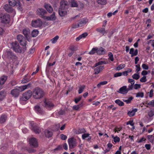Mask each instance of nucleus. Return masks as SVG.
Listing matches in <instances>:
<instances>
[{"mask_svg":"<svg viewBox=\"0 0 154 154\" xmlns=\"http://www.w3.org/2000/svg\"><path fill=\"white\" fill-rule=\"evenodd\" d=\"M44 95L45 93L43 90L38 88H35L32 93V97L35 99H40L42 98Z\"/></svg>","mask_w":154,"mask_h":154,"instance_id":"nucleus-1","label":"nucleus"},{"mask_svg":"<svg viewBox=\"0 0 154 154\" xmlns=\"http://www.w3.org/2000/svg\"><path fill=\"white\" fill-rule=\"evenodd\" d=\"M11 48H12L16 52L19 53L23 52V53L26 50V46H23L22 49H21L20 48L19 44L16 41L11 43Z\"/></svg>","mask_w":154,"mask_h":154,"instance_id":"nucleus-2","label":"nucleus"},{"mask_svg":"<svg viewBox=\"0 0 154 154\" xmlns=\"http://www.w3.org/2000/svg\"><path fill=\"white\" fill-rule=\"evenodd\" d=\"M106 53L105 50L102 47L99 48L97 47L94 48L89 52V54H94L95 53L99 55L104 54Z\"/></svg>","mask_w":154,"mask_h":154,"instance_id":"nucleus-3","label":"nucleus"},{"mask_svg":"<svg viewBox=\"0 0 154 154\" xmlns=\"http://www.w3.org/2000/svg\"><path fill=\"white\" fill-rule=\"evenodd\" d=\"M9 5L12 6H14L16 5L18 7V9L20 10H22V8L21 7V4L18 0H9Z\"/></svg>","mask_w":154,"mask_h":154,"instance_id":"nucleus-4","label":"nucleus"},{"mask_svg":"<svg viewBox=\"0 0 154 154\" xmlns=\"http://www.w3.org/2000/svg\"><path fill=\"white\" fill-rule=\"evenodd\" d=\"M69 146L71 149L75 147L77 145V140L74 138H69L68 140Z\"/></svg>","mask_w":154,"mask_h":154,"instance_id":"nucleus-5","label":"nucleus"},{"mask_svg":"<svg viewBox=\"0 0 154 154\" xmlns=\"http://www.w3.org/2000/svg\"><path fill=\"white\" fill-rule=\"evenodd\" d=\"M70 3L72 7H78L81 8L83 7L84 5L82 3L79 2V3H78L74 0H71Z\"/></svg>","mask_w":154,"mask_h":154,"instance_id":"nucleus-6","label":"nucleus"},{"mask_svg":"<svg viewBox=\"0 0 154 154\" xmlns=\"http://www.w3.org/2000/svg\"><path fill=\"white\" fill-rule=\"evenodd\" d=\"M32 95L31 91L29 90L24 93L21 100L23 101H26L29 99Z\"/></svg>","mask_w":154,"mask_h":154,"instance_id":"nucleus-7","label":"nucleus"},{"mask_svg":"<svg viewBox=\"0 0 154 154\" xmlns=\"http://www.w3.org/2000/svg\"><path fill=\"white\" fill-rule=\"evenodd\" d=\"M0 17L1 19L2 22L8 23L10 21L9 16L8 14H5L3 15H1Z\"/></svg>","mask_w":154,"mask_h":154,"instance_id":"nucleus-8","label":"nucleus"},{"mask_svg":"<svg viewBox=\"0 0 154 154\" xmlns=\"http://www.w3.org/2000/svg\"><path fill=\"white\" fill-rule=\"evenodd\" d=\"M88 22V20L87 19H83L80 20L77 24L75 25L74 28H77L82 26L85 25Z\"/></svg>","mask_w":154,"mask_h":154,"instance_id":"nucleus-9","label":"nucleus"},{"mask_svg":"<svg viewBox=\"0 0 154 154\" xmlns=\"http://www.w3.org/2000/svg\"><path fill=\"white\" fill-rule=\"evenodd\" d=\"M32 26L35 27H37L41 26L42 25V22L40 19L32 21Z\"/></svg>","mask_w":154,"mask_h":154,"instance_id":"nucleus-10","label":"nucleus"},{"mask_svg":"<svg viewBox=\"0 0 154 154\" xmlns=\"http://www.w3.org/2000/svg\"><path fill=\"white\" fill-rule=\"evenodd\" d=\"M69 7V4L68 2L64 0H62L60 3V8L67 9H68Z\"/></svg>","mask_w":154,"mask_h":154,"instance_id":"nucleus-11","label":"nucleus"},{"mask_svg":"<svg viewBox=\"0 0 154 154\" xmlns=\"http://www.w3.org/2000/svg\"><path fill=\"white\" fill-rule=\"evenodd\" d=\"M44 18L45 20L47 21H54L56 20V17L54 13L50 16H45Z\"/></svg>","mask_w":154,"mask_h":154,"instance_id":"nucleus-12","label":"nucleus"},{"mask_svg":"<svg viewBox=\"0 0 154 154\" xmlns=\"http://www.w3.org/2000/svg\"><path fill=\"white\" fill-rule=\"evenodd\" d=\"M68 11V9L59 8V13L61 17H63L66 15Z\"/></svg>","mask_w":154,"mask_h":154,"instance_id":"nucleus-13","label":"nucleus"},{"mask_svg":"<svg viewBox=\"0 0 154 154\" xmlns=\"http://www.w3.org/2000/svg\"><path fill=\"white\" fill-rule=\"evenodd\" d=\"M128 91L127 86H124L121 87L118 92L120 93L124 94L127 93Z\"/></svg>","mask_w":154,"mask_h":154,"instance_id":"nucleus-14","label":"nucleus"},{"mask_svg":"<svg viewBox=\"0 0 154 154\" xmlns=\"http://www.w3.org/2000/svg\"><path fill=\"white\" fill-rule=\"evenodd\" d=\"M4 55L5 57L8 59L12 58L14 57L12 53L10 51H8L5 52Z\"/></svg>","mask_w":154,"mask_h":154,"instance_id":"nucleus-15","label":"nucleus"},{"mask_svg":"<svg viewBox=\"0 0 154 154\" xmlns=\"http://www.w3.org/2000/svg\"><path fill=\"white\" fill-rule=\"evenodd\" d=\"M29 143L31 145L34 147H36L38 144L36 139L35 138H31L29 140Z\"/></svg>","mask_w":154,"mask_h":154,"instance_id":"nucleus-16","label":"nucleus"},{"mask_svg":"<svg viewBox=\"0 0 154 154\" xmlns=\"http://www.w3.org/2000/svg\"><path fill=\"white\" fill-rule=\"evenodd\" d=\"M7 79V76H2L0 78V90L2 88V85L5 83Z\"/></svg>","mask_w":154,"mask_h":154,"instance_id":"nucleus-17","label":"nucleus"},{"mask_svg":"<svg viewBox=\"0 0 154 154\" xmlns=\"http://www.w3.org/2000/svg\"><path fill=\"white\" fill-rule=\"evenodd\" d=\"M94 69V74H99L101 71H102L104 69V66H97Z\"/></svg>","mask_w":154,"mask_h":154,"instance_id":"nucleus-18","label":"nucleus"},{"mask_svg":"<svg viewBox=\"0 0 154 154\" xmlns=\"http://www.w3.org/2000/svg\"><path fill=\"white\" fill-rule=\"evenodd\" d=\"M31 129L34 131L36 133H38L40 132V130L34 124V123H32L31 124Z\"/></svg>","mask_w":154,"mask_h":154,"instance_id":"nucleus-19","label":"nucleus"},{"mask_svg":"<svg viewBox=\"0 0 154 154\" xmlns=\"http://www.w3.org/2000/svg\"><path fill=\"white\" fill-rule=\"evenodd\" d=\"M31 85V83H29L27 85L20 86L18 90L19 91L21 92L25 90L30 87Z\"/></svg>","mask_w":154,"mask_h":154,"instance_id":"nucleus-20","label":"nucleus"},{"mask_svg":"<svg viewBox=\"0 0 154 154\" xmlns=\"http://www.w3.org/2000/svg\"><path fill=\"white\" fill-rule=\"evenodd\" d=\"M19 91L18 89H14L11 90V94L14 97H17L19 95Z\"/></svg>","mask_w":154,"mask_h":154,"instance_id":"nucleus-21","label":"nucleus"},{"mask_svg":"<svg viewBox=\"0 0 154 154\" xmlns=\"http://www.w3.org/2000/svg\"><path fill=\"white\" fill-rule=\"evenodd\" d=\"M44 103L45 106L47 108H51L54 106L52 103L47 100H45Z\"/></svg>","mask_w":154,"mask_h":154,"instance_id":"nucleus-22","label":"nucleus"},{"mask_svg":"<svg viewBox=\"0 0 154 154\" xmlns=\"http://www.w3.org/2000/svg\"><path fill=\"white\" fill-rule=\"evenodd\" d=\"M36 12L38 15L42 16L46 12V11L43 8H39L37 10Z\"/></svg>","mask_w":154,"mask_h":154,"instance_id":"nucleus-23","label":"nucleus"},{"mask_svg":"<svg viewBox=\"0 0 154 154\" xmlns=\"http://www.w3.org/2000/svg\"><path fill=\"white\" fill-rule=\"evenodd\" d=\"M4 8L7 11L9 12L13 11V9L10 5H6L4 6Z\"/></svg>","mask_w":154,"mask_h":154,"instance_id":"nucleus-24","label":"nucleus"},{"mask_svg":"<svg viewBox=\"0 0 154 154\" xmlns=\"http://www.w3.org/2000/svg\"><path fill=\"white\" fill-rule=\"evenodd\" d=\"M44 7L48 11L49 13H51L53 11L52 8L50 4H45L44 5Z\"/></svg>","mask_w":154,"mask_h":154,"instance_id":"nucleus-25","label":"nucleus"},{"mask_svg":"<svg viewBox=\"0 0 154 154\" xmlns=\"http://www.w3.org/2000/svg\"><path fill=\"white\" fill-rule=\"evenodd\" d=\"M129 53L131 54V57L136 56L137 54L138 51L137 49L134 51V48H131L130 50Z\"/></svg>","mask_w":154,"mask_h":154,"instance_id":"nucleus-26","label":"nucleus"},{"mask_svg":"<svg viewBox=\"0 0 154 154\" xmlns=\"http://www.w3.org/2000/svg\"><path fill=\"white\" fill-rule=\"evenodd\" d=\"M23 32L25 37L27 38L30 33L29 29H24L23 30Z\"/></svg>","mask_w":154,"mask_h":154,"instance_id":"nucleus-27","label":"nucleus"},{"mask_svg":"<svg viewBox=\"0 0 154 154\" xmlns=\"http://www.w3.org/2000/svg\"><path fill=\"white\" fill-rule=\"evenodd\" d=\"M35 109L37 113L42 114L43 113V111L38 105H36L35 106Z\"/></svg>","mask_w":154,"mask_h":154,"instance_id":"nucleus-28","label":"nucleus"},{"mask_svg":"<svg viewBox=\"0 0 154 154\" xmlns=\"http://www.w3.org/2000/svg\"><path fill=\"white\" fill-rule=\"evenodd\" d=\"M45 132L46 136L48 138L51 137L52 135V132L51 130H46Z\"/></svg>","mask_w":154,"mask_h":154,"instance_id":"nucleus-29","label":"nucleus"},{"mask_svg":"<svg viewBox=\"0 0 154 154\" xmlns=\"http://www.w3.org/2000/svg\"><path fill=\"white\" fill-rule=\"evenodd\" d=\"M88 35V34L87 33V32H85L80 35H79V37H77L76 38V40L77 41H79V40H80L82 38H85Z\"/></svg>","mask_w":154,"mask_h":154,"instance_id":"nucleus-30","label":"nucleus"},{"mask_svg":"<svg viewBox=\"0 0 154 154\" xmlns=\"http://www.w3.org/2000/svg\"><path fill=\"white\" fill-rule=\"evenodd\" d=\"M137 109H134L131 111H129L128 112V114L130 117L133 116L134 115L135 112H137Z\"/></svg>","mask_w":154,"mask_h":154,"instance_id":"nucleus-31","label":"nucleus"},{"mask_svg":"<svg viewBox=\"0 0 154 154\" xmlns=\"http://www.w3.org/2000/svg\"><path fill=\"white\" fill-rule=\"evenodd\" d=\"M107 82H108L107 81H104L101 82L97 85V86L98 88H99L102 85H106L107 83Z\"/></svg>","mask_w":154,"mask_h":154,"instance_id":"nucleus-32","label":"nucleus"},{"mask_svg":"<svg viewBox=\"0 0 154 154\" xmlns=\"http://www.w3.org/2000/svg\"><path fill=\"white\" fill-rule=\"evenodd\" d=\"M106 63L104 61H100L95 64L94 67H97L98 66L101 65L103 64H106Z\"/></svg>","mask_w":154,"mask_h":154,"instance_id":"nucleus-33","label":"nucleus"},{"mask_svg":"<svg viewBox=\"0 0 154 154\" xmlns=\"http://www.w3.org/2000/svg\"><path fill=\"white\" fill-rule=\"evenodd\" d=\"M6 95L5 92L3 91L0 92V101L2 100Z\"/></svg>","mask_w":154,"mask_h":154,"instance_id":"nucleus-34","label":"nucleus"},{"mask_svg":"<svg viewBox=\"0 0 154 154\" xmlns=\"http://www.w3.org/2000/svg\"><path fill=\"white\" fill-rule=\"evenodd\" d=\"M115 103L120 106H123L124 105V103L119 99L116 100L115 101Z\"/></svg>","mask_w":154,"mask_h":154,"instance_id":"nucleus-35","label":"nucleus"},{"mask_svg":"<svg viewBox=\"0 0 154 154\" xmlns=\"http://www.w3.org/2000/svg\"><path fill=\"white\" fill-rule=\"evenodd\" d=\"M6 119V116L5 115H2L0 118V122L3 123L5 121Z\"/></svg>","mask_w":154,"mask_h":154,"instance_id":"nucleus-36","label":"nucleus"},{"mask_svg":"<svg viewBox=\"0 0 154 154\" xmlns=\"http://www.w3.org/2000/svg\"><path fill=\"white\" fill-rule=\"evenodd\" d=\"M98 32L103 34V35L105 32V29L104 28H97L96 29Z\"/></svg>","mask_w":154,"mask_h":154,"instance_id":"nucleus-37","label":"nucleus"},{"mask_svg":"<svg viewBox=\"0 0 154 154\" xmlns=\"http://www.w3.org/2000/svg\"><path fill=\"white\" fill-rule=\"evenodd\" d=\"M147 138L151 143L154 142V136L152 135H148Z\"/></svg>","mask_w":154,"mask_h":154,"instance_id":"nucleus-38","label":"nucleus"},{"mask_svg":"<svg viewBox=\"0 0 154 154\" xmlns=\"http://www.w3.org/2000/svg\"><path fill=\"white\" fill-rule=\"evenodd\" d=\"M97 2L99 4L104 5L106 3V0H97Z\"/></svg>","mask_w":154,"mask_h":154,"instance_id":"nucleus-39","label":"nucleus"},{"mask_svg":"<svg viewBox=\"0 0 154 154\" xmlns=\"http://www.w3.org/2000/svg\"><path fill=\"white\" fill-rule=\"evenodd\" d=\"M38 33V31L37 30H34L32 32V35L33 37L36 36Z\"/></svg>","mask_w":154,"mask_h":154,"instance_id":"nucleus-40","label":"nucleus"},{"mask_svg":"<svg viewBox=\"0 0 154 154\" xmlns=\"http://www.w3.org/2000/svg\"><path fill=\"white\" fill-rule=\"evenodd\" d=\"M133 99L132 97H131L127 99H123V100L124 102H126L127 103H131V101Z\"/></svg>","mask_w":154,"mask_h":154,"instance_id":"nucleus-41","label":"nucleus"},{"mask_svg":"<svg viewBox=\"0 0 154 154\" xmlns=\"http://www.w3.org/2000/svg\"><path fill=\"white\" fill-rule=\"evenodd\" d=\"M144 93L143 92H139L136 94V97H141L142 98L144 97Z\"/></svg>","mask_w":154,"mask_h":154,"instance_id":"nucleus-42","label":"nucleus"},{"mask_svg":"<svg viewBox=\"0 0 154 154\" xmlns=\"http://www.w3.org/2000/svg\"><path fill=\"white\" fill-rule=\"evenodd\" d=\"M139 73L137 72V73H135L132 76V77L133 79L135 80L138 79L140 78V75H139Z\"/></svg>","mask_w":154,"mask_h":154,"instance_id":"nucleus-43","label":"nucleus"},{"mask_svg":"<svg viewBox=\"0 0 154 154\" xmlns=\"http://www.w3.org/2000/svg\"><path fill=\"white\" fill-rule=\"evenodd\" d=\"M17 38L20 42H21V41L23 40L24 39L23 36L21 35H18L17 37Z\"/></svg>","mask_w":154,"mask_h":154,"instance_id":"nucleus-44","label":"nucleus"},{"mask_svg":"<svg viewBox=\"0 0 154 154\" xmlns=\"http://www.w3.org/2000/svg\"><path fill=\"white\" fill-rule=\"evenodd\" d=\"M59 36L58 35H56L54 38L51 39V42L53 44H54L56 42L57 40L59 38Z\"/></svg>","mask_w":154,"mask_h":154,"instance_id":"nucleus-45","label":"nucleus"},{"mask_svg":"<svg viewBox=\"0 0 154 154\" xmlns=\"http://www.w3.org/2000/svg\"><path fill=\"white\" fill-rule=\"evenodd\" d=\"M90 134L88 133H84L82 135V138L83 139H85L86 138L89 137Z\"/></svg>","mask_w":154,"mask_h":154,"instance_id":"nucleus-46","label":"nucleus"},{"mask_svg":"<svg viewBox=\"0 0 154 154\" xmlns=\"http://www.w3.org/2000/svg\"><path fill=\"white\" fill-rule=\"evenodd\" d=\"M112 138H113L114 141L115 143L119 142L120 140V139L119 137L118 136L113 137L112 136Z\"/></svg>","mask_w":154,"mask_h":154,"instance_id":"nucleus-47","label":"nucleus"},{"mask_svg":"<svg viewBox=\"0 0 154 154\" xmlns=\"http://www.w3.org/2000/svg\"><path fill=\"white\" fill-rule=\"evenodd\" d=\"M142 68L145 70H148L149 68V66L148 65L145 63H143L142 65Z\"/></svg>","mask_w":154,"mask_h":154,"instance_id":"nucleus-48","label":"nucleus"},{"mask_svg":"<svg viewBox=\"0 0 154 154\" xmlns=\"http://www.w3.org/2000/svg\"><path fill=\"white\" fill-rule=\"evenodd\" d=\"M85 86L84 85H82L79 89V94H81L82 93V92H83V90L85 89Z\"/></svg>","mask_w":154,"mask_h":154,"instance_id":"nucleus-49","label":"nucleus"},{"mask_svg":"<svg viewBox=\"0 0 154 154\" xmlns=\"http://www.w3.org/2000/svg\"><path fill=\"white\" fill-rule=\"evenodd\" d=\"M125 66V65L124 64H122L120 65L116 68L117 70H119L123 68Z\"/></svg>","mask_w":154,"mask_h":154,"instance_id":"nucleus-50","label":"nucleus"},{"mask_svg":"<svg viewBox=\"0 0 154 154\" xmlns=\"http://www.w3.org/2000/svg\"><path fill=\"white\" fill-rule=\"evenodd\" d=\"M109 58L111 61H113L114 60V58L113 55L111 52H109L108 54Z\"/></svg>","mask_w":154,"mask_h":154,"instance_id":"nucleus-51","label":"nucleus"},{"mask_svg":"<svg viewBox=\"0 0 154 154\" xmlns=\"http://www.w3.org/2000/svg\"><path fill=\"white\" fill-rule=\"evenodd\" d=\"M81 104H80L79 105H76L74 106H73L72 108L74 110H77L79 109V108L81 107Z\"/></svg>","mask_w":154,"mask_h":154,"instance_id":"nucleus-52","label":"nucleus"},{"mask_svg":"<svg viewBox=\"0 0 154 154\" xmlns=\"http://www.w3.org/2000/svg\"><path fill=\"white\" fill-rule=\"evenodd\" d=\"M134 88V84H130L128 86V87L127 88V89L128 91L132 90L133 88Z\"/></svg>","mask_w":154,"mask_h":154,"instance_id":"nucleus-53","label":"nucleus"},{"mask_svg":"<svg viewBox=\"0 0 154 154\" xmlns=\"http://www.w3.org/2000/svg\"><path fill=\"white\" fill-rule=\"evenodd\" d=\"M153 91L154 90L153 89H151L149 92L148 93L149 94V97L152 98L153 97Z\"/></svg>","mask_w":154,"mask_h":154,"instance_id":"nucleus-54","label":"nucleus"},{"mask_svg":"<svg viewBox=\"0 0 154 154\" xmlns=\"http://www.w3.org/2000/svg\"><path fill=\"white\" fill-rule=\"evenodd\" d=\"M146 80V77L145 76H143L140 79V81L142 82H145Z\"/></svg>","mask_w":154,"mask_h":154,"instance_id":"nucleus-55","label":"nucleus"},{"mask_svg":"<svg viewBox=\"0 0 154 154\" xmlns=\"http://www.w3.org/2000/svg\"><path fill=\"white\" fill-rule=\"evenodd\" d=\"M136 69V71L138 72L139 71H140V65L138 64L135 66Z\"/></svg>","mask_w":154,"mask_h":154,"instance_id":"nucleus-56","label":"nucleus"},{"mask_svg":"<svg viewBox=\"0 0 154 154\" xmlns=\"http://www.w3.org/2000/svg\"><path fill=\"white\" fill-rule=\"evenodd\" d=\"M140 88V85L137 84H136L134 85V88L135 89H137Z\"/></svg>","mask_w":154,"mask_h":154,"instance_id":"nucleus-57","label":"nucleus"},{"mask_svg":"<svg viewBox=\"0 0 154 154\" xmlns=\"http://www.w3.org/2000/svg\"><path fill=\"white\" fill-rule=\"evenodd\" d=\"M29 79L25 77L22 80V82L23 83H25L28 82Z\"/></svg>","mask_w":154,"mask_h":154,"instance_id":"nucleus-58","label":"nucleus"},{"mask_svg":"<svg viewBox=\"0 0 154 154\" xmlns=\"http://www.w3.org/2000/svg\"><path fill=\"white\" fill-rule=\"evenodd\" d=\"M128 83H130L132 84H134L135 83L134 80L131 79H129L128 80Z\"/></svg>","mask_w":154,"mask_h":154,"instance_id":"nucleus-59","label":"nucleus"},{"mask_svg":"<svg viewBox=\"0 0 154 154\" xmlns=\"http://www.w3.org/2000/svg\"><path fill=\"white\" fill-rule=\"evenodd\" d=\"M147 104L152 106H154V100H152L147 103Z\"/></svg>","mask_w":154,"mask_h":154,"instance_id":"nucleus-60","label":"nucleus"},{"mask_svg":"<svg viewBox=\"0 0 154 154\" xmlns=\"http://www.w3.org/2000/svg\"><path fill=\"white\" fill-rule=\"evenodd\" d=\"M154 115V112L151 110L148 112V115L150 117Z\"/></svg>","mask_w":154,"mask_h":154,"instance_id":"nucleus-61","label":"nucleus"},{"mask_svg":"<svg viewBox=\"0 0 154 154\" xmlns=\"http://www.w3.org/2000/svg\"><path fill=\"white\" fill-rule=\"evenodd\" d=\"M82 98V97L80 96L78 98H76L75 99V103H77L80 100H81Z\"/></svg>","mask_w":154,"mask_h":154,"instance_id":"nucleus-62","label":"nucleus"},{"mask_svg":"<svg viewBox=\"0 0 154 154\" xmlns=\"http://www.w3.org/2000/svg\"><path fill=\"white\" fill-rule=\"evenodd\" d=\"M61 138L63 140H65L67 138V137L66 135H64L63 134H61L60 135Z\"/></svg>","mask_w":154,"mask_h":154,"instance_id":"nucleus-63","label":"nucleus"},{"mask_svg":"<svg viewBox=\"0 0 154 154\" xmlns=\"http://www.w3.org/2000/svg\"><path fill=\"white\" fill-rule=\"evenodd\" d=\"M148 44H151V45L154 47V40H151L148 42Z\"/></svg>","mask_w":154,"mask_h":154,"instance_id":"nucleus-64","label":"nucleus"}]
</instances>
